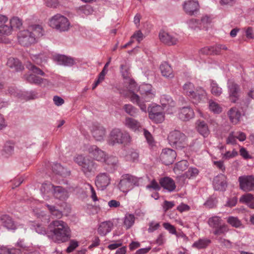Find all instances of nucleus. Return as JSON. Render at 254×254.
<instances>
[{
  "label": "nucleus",
  "instance_id": "nucleus-1",
  "mask_svg": "<svg viewBox=\"0 0 254 254\" xmlns=\"http://www.w3.org/2000/svg\"><path fill=\"white\" fill-rule=\"evenodd\" d=\"M126 84L127 91L124 95L130 101L136 104L140 110L146 113L147 106L145 102H150L155 96V90L149 84H143L139 88L140 96L135 94L134 92L137 90V84L133 79L129 78L125 81Z\"/></svg>",
  "mask_w": 254,
  "mask_h": 254
},
{
  "label": "nucleus",
  "instance_id": "nucleus-2",
  "mask_svg": "<svg viewBox=\"0 0 254 254\" xmlns=\"http://www.w3.org/2000/svg\"><path fill=\"white\" fill-rule=\"evenodd\" d=\"M52 233L51 238L56 243L61 244L68 241L71 237V231L66 223L62 220H55L49 225Z\"/></svg>",
  "mask_w": 254,
  "mask_h": 254
},
{
  "label": "nucleus",
  "instance_id": "nucleus-3",
  "mask_svg": "<svg viewBox=\"0 0 254 254\" xmlns=\"http://www.w3.org/2000/svg\"><path fill=\"white\" fill-rule=\"evenodd\" d=\"M42 35V28L39 25H35L29 30L20 31L17 34V38L20 45L27 47L37 42V39Z\"/></svg>",
  "mask_w": 254,
  "mask_h": 254
},
{
  "label": "nucleus",
  "instance_id": "nucleus-4",
  "mask_svg": "<svg viewBox=\"0 0 254 254\" xmlns=\"http://www.w3.org/2000/svg\"><path fill=\"white\" fill-rule=\"evenodd\" d=\"M183 93L189 97L195 104L204 101L207 99V93L203 88H195L194 84L187 82L183 86Z\"/></svg>",
  "mask_w": 254,
  "mask_h": 254
},
{
  "label": "nucleus",
  "instance_id": "nucleus-5",
  "mask_svg": "<svg viewBox=\"0 0 254 254\" xmlns=\"http://www.w3.org/2000/svg\"><path fill=\"white\" fill-rule=\"evenodd\" d=\"M50 26L60 32L67 31L70 26L68 19L60 14L55 15L49 21Z\"/></svg>",
  "mask_w": 254,
  "mask_h": 254
},
{
  "label": "nucleus",
  "instance_id": "nucleus-6",
  "mask_svg": "<svg viewBox=\"0 0 254 254\" xmlns=\"http://www.w3.org/2000/svg\"><path fill=\"white\" fill-rule=\"evenodd\" d=\"M74 161L81 167L82 171L86 175L94 172L97 167V164L93 160L82 155L77 156Z\"/></svg>",
  "mask_w": 254,
  "mask_h": 254
},
{
  "label": "nucleus",
  "instance_id": "nucleus-7",
  "mask_svg": "<svg viewBox=\"0 0 254 254\" xmlns=\"http://www.w3.org/2000/svg\"><path fill=\"white\" fill-rule=\"evenodd\" d=\"M168 140L169 144L173 147L182 148L187 145V136L179 130L171 131L168 136Z\"/></svg>",
  "mask_w": 254,
  "mask_h": 254
},
{
  "label": "nucleus",
  "instance_id": "nucleus-8",
  "mask_svg": "<svg viewBox=\"0 0 254 254\" xmlns=\"http://www.w3.org/2000/svg\"><path fill=\"white\" fill-rule=\"evenodd\" d=\"M138 184V179L137 177L129 174H125L121 177L118 188L123 192H127Z\"/></svg>",
  "mask_w": 254,
  "mask_h": 254
},
{
  "label": "nucleus",
  "instance_id": "nucleus-9",
  "mask_svg": "<svg viewBox=\"0 0 254 254\" xmlns=\"http://www.w3.org/2000/svg\"><path fill=\"white\" fill-rule=\"evenodd\" d=\"M88 151L93 158L98 161H100L109 165L111 162L110 158L106 153L96 145H92L88 148Z\"/></svg>",
  "mask_w": 254,
  "mask_h": 254
},
{
  "label": "nucleus",
  "instance_id": "nucleus-10",
  "mask_svg": "<svg viewBox=\"0 0 254 254\" xmlns=\"http://www.w3.org/2000/svg\"><path fill=\"white\" fill-rule=\"evenodd\" d=\"M130 141L128 133L123 132L118 128L112 130V142L127 144Z\"/></svg>",
  "mask_w": 254,
  "mask_h": 254
},
{
  "label": "nucleus",
  "instance_id": "nucleus-11",
  "mask_svg": "<svg viewBox=\"0 0 254 254\" xmlns=\"http://www.w3.org/2000/svg\"><path fill=\"white\" fill-rule=\"evenodd\" d=\"M240 188L245 191H250L254 189V176H243L239 178Z\"/></svg>",
  "mask_w": 254,
  "mask_h": 254
},
{
  "label": "nucleus",
  "instance_id": "nucleus-12",
  "mask_svg": "<svg viewBox=\"0 0 254 254\" xmlns=\"http://www.w3.org/2000/svg\"><path fill=\"white\" fill-rule=\"evenodd\" d=\"M176 156L177 154L175 150L170 148H165L162 150L160 159L165 165H169L174 162Z\"/></svg>",
  "mask_w": 254,
  "mask_h": 254
},
{
  "label": "nucleus",
  "instance_id": "nucleus-13",
  "mask_svg": "<svg viewBox=\"0 0 254 254\" xmlns=\"http://www.w3.org/2000/svg\"><path fill=\"white\" fill-rule=\"evenodd\" d=\"M229 98L232 102L235 103L239 98L240 87L234 81L229 80L228 82Z\"/></svg>",
  "mask_w": 254,
  "mask_h": 254
},
{
  "label": "nucleus",
  "instance_id": "nucleus-14",
  "mask_svg": "<svg viewBox=\"0 0 254 254\" xmlns=\"http://www.w3.org/2000/svg\"><path fill=\"white\" fill-rule=\"evenodd\" d=\"M110 182V175L106 173L99 174L95 180L96 186L101 190L105 189L109 185Z\"/></svg>",
  "mask_w": 254,
  "mask_h": 254
},
{
  "label": "nucleus",
  "instance_id": "nucleus-15",
  "mask_svg": "<svg viewBox=\"0 0 254 254\" xmlns=\"http://www.w3.org/2000/svg\"><path fill=\"white\" fill-rule=\"evenodd\" d=\"M183 7L187 14L191 15L198 11L199 4L196 0H190L185 2Z\"/></svg>",
  "mask_w": 254,
  "mask_h": 254
},
{
  "label": "nucleus",
  "instance_id": "nucleus-16",
  "mask_svg": "<svg viewBox=\"0 0 254 254\" xmlns=\"http://www.w3.org/2000/svg\"><path fill=\"white\" fill-rule=\"evenodd\" d=\"M213 184L215 190L223 191L227 187L226 178L222 174L218 175L214 178Z\"/></svg>",
  "mask_w": 254,
  "mask_h": 254
},
{
  "label": "nucleus",
  "instance_id": "nucleus-17",
  "mask_svg": "<svg viewBox=\"0 0 254 254\" xmlns=\"http://www.w3.org/2000/svg\"><path fill=\"white\" fill-rule=\"evenodd\" d=\"M0 220L3 227L9 230H14L17 227L12 218L8 215L4 214L0 216Z\"/></svg>",
  "mask_w": 254,
  "mask_h": 254
},
{
  "label": "nucleus",
  "instance_id": "nucleus-18",
  "mask_svg": "<svg viewBox=\"0 0 254 254\" xmlns=\"http://www.w3.org/2000/svg\"><path fill=\"white\" fill-rule=\"evenodd\" d=\"M159 38L163 43L170 46L176 44L178 41L177 37L164 31L160 32Z\"/></svg>",
  "mask_w": 254,
  "mask_h": 254
},
{
  "label": "nucleus",
  "instance_id": "nucleus-19",
  "mask_svg": "<svg viewBox=\"0 0 254 254\" xmlns=\"http://www.w3.org/2000/svg\"><path fill=\"white\" fill-rule=\"evenodd\" d=\"M193 110L190 107H185L180 109L179 118L183 121H188L194 117Z\"/></svg>",
  "mask_w": 254,
  "mask_h": 254
},
{
  "label": "nucleus",
  "instance_id": "nucleus-20",
  "mask_svg": "<svg viewBox=\"0 0 254 254\" xmlns=\"http://www.w3.org/2000/svg\"><path fill=\"white\" fill-rule=\"evenodd\" d=\"M159 183L162 187L170 192L174 191L176 189L174 181L170 177H166L161 178Z\"/></svg>",
  "mask_w": 254,
  "mask_h": 254
},
{
  "label": "nucleus",
  "instance_id": "nucleus-21",
  "mask_svg": "<svg viewBox=\"0 0 254 254\" xmlns=\"http://www.w3.org/2000/svg\"><path fill=\"white\" fill-rule=\"evenodd\" d=\"M91 132L93 137L97 141L102 140L105 135V128L99 125H93Z\"/></svg>",
  "mask_w": 254,
  "mask_h": 254
},
{
  "label": "nucleus",
  "instance_id": "nucleus-22",
  "mask_svg": "<svg viewBox=\"0 0 254 254\" xmlns=\"http://www.w3.org/2000/svg\"><path fill=\"white\" fill-rule=\"evenodd\" d=\"M54 59L60 65L70 66L74 64V61L72 58L63 55L56 56Z\"/></svg>",
  "mask_w": 254,
  "mask_h": 254
},
{
  "label": "nucleus",
  "instance_id": "nucleus-23",
  "mask_svg": "<svg viewBox=\"0 0 254 254\" xmlns=\"http://www.w3.org/2000/svg\"><path fill=\"white\" fill-rule=\"evenodd\" d=\"M228 115L230 121L234 124H238L241 117V113L237 107L231 108L228 112Z\"/></svg>",
  "mask_w": 254,
  "mask_h": 254
},
{
  "label": "nucleus",
  "instance_id": "nucleus-24",
  "mask_svg": "<svg viewBox=\"0 0 254 254\" xmlns=\"http://www.w3.org/2000/svg\"><path fill=\"white\" fill-rule=\"evenodd\" d=\"M51 186L54 189L53 193L55 198L60 200H64L67 197V191L65 189L61 186L55 187L53 185Z\"/></svg>",
  "mask_w": 254,
  "mask_h": 254
},
{
  "label": "nucleus",
  "instance_id": "nucleus-25",
  "mask_svg": "<svg viewBox=\"0 0 254 254\" xmlns=\"http://www.w3.org/2000/svg\"><path fill=\"white\" fill-rule=\"evenodd\" d=\"M196 128L198 132L203 137H207L210 134V130L207 124L203 121H197Z\"/></svg>",
  "mask_w": 254,
  "mask_h": 254
},
{
  "label": "nucleus",
  "instance_id": "nucleus-26",
  "mask_svg": "<svg viewBox=\"0 0 254 254\" xmlns=\"http://www.w3.org/2000/svg\"><path fill=\"white\" fill-rule=\"evenodd\" d=\"M7 65L16 71H21L24 69V67L19 60L13 58H10L8 59Z\"/></svg>",
  "mask_w": 254,
  "mask_h": 254
},
{
  "label": "nucleus",
  "instance_id": "nucleus-27",
  "mask_svg": "<svg viewBox=\"0 0 254 254\" xmlns=\"http://www.w3.org/2000/svg\"><path fill=\"white\" fill-rule=\"evenodd\" d=\"M125 126L129 129L135 131L140 127V123L133 118L127 117L124 122Z\"/></svg>",
  "mask_w": 254,
  "mask_h": 254
},
{
  "label": "nucleus",
  "instance_id": "nucleus-28",
  "mask_svg": "<svg viewBox=\"0 0 254 254\" xmlns=\"http://www.w3.org/2000/svg\"><path fill=\"white\" fill-rule=\"evenodd\" d=\"M160 68L163 76L170 78L173 77L174 74L172 68L167 63L162 64Z\"/></svg>",
  "mask_w": 254,
  "mask_h": 254
},
{
  "label": "nucleus",
  "instance_id": "nucleus-29",
  "mask_svg": "<svg viewBox=\"0 0 254 254\" xmlns=\"http://www.w3.org/2000/svg\"><path fill=\"white\" fill-rule=\"evenodd\" d=\"M25 80L30 83L40 85L43 81H47L46 79L39 77L33 74H26L24 75Z\"/></svg>",
  "mask_w": 254,
  "mask_h": 254
},
{
  "label": "nucleus",
  "instance_id": "nucleus-30",
  "mask_svg": "<svg viewBox=\"0 0 254 254\" xmlns=\"http://www.w3.org/2000/svg\"><path fill=\"white\" fill-rule=\"evenodd\" d=\"M210 89L214 96L218 97L222 93V89L218 84L213 80H210Z\"/></svg>",
  "mask_w": 254,
  "mask_h": 254
},
{
  "label": "nucleus",
  "instance_id": "nucleus-31",
  "mask_svg": "<svg viewBox=\"0 0 254 254\" xmlns=\"http://www.w3.org/2000/svg\"><path fill=\"white\" fill-rule=\"evenodd\" d=\"M240 201L246 203L250 208L254 209V197L251 193H247L243 195Z\"/></svg>",
  "mask_w": 254,
  "mask_h": 254
},
{
  "label": "nucleus",
  "instance_id": "nucleus-32",
  "mask_svg": "<svg viewBox=\"0 0 254 254\" xmlns=\"http://www.w3.org/2000/svg\"><path fill=\"white\" fill-rule=\"evenodd\" d=\"M160 103L162 107L164 109L165 108L169 109L175 106V102L173 101L172 98L169 95H164L160 99Z\"/></svg>",
  "mask_w": 254,
  "mask_h": 254
},
{
  "label": "nucleus",
  "instance_id": "nucleus-33",
  "mask_svg": "<svg viewBox=\"0 0 254 254\" xmlns=\"http://www.w3.org/2000/svg\"><path fill=\"white\" fill-rule=\"evenodd\" d=\"M31 59L36 64H41L47 62L48 57L45 53H40L38 54L32 55Z\"/></svg>",
  "mask_w": 254,
  "mask_h": 254
},
{
  "label": "nucleus",
  "instance_id": "nucleus-34",
  "mask_svg": "<svg viewBox=\"0 0 254 254\" xmlns=\"http://www.w3.org/2000/svg\"><path fill=\"white\" fill-rule=\"evenodd\" d=\"M111 58H109V60H110ZM110 61H109L105 65L103 70L100 72L98 78L97 80H96L93 85L92 89L94 90L98 85L104 80L105 74L107 73L108 70L107 67L110 64Z\"/></svg>",
  "mask_w": 254,
  "mask_h": 254
},
{
  "label": "nucleus",
  "instance_id": "nucleus-35",
  "mask_svg": "<svg viewBox=\"0 0 254 254\" xmlns=\"http://www.w3.org/2000/svg\"><path fill=\"white\" fill-rule=\"evenodd\" d=\"M52 168L53 172L59 175L65 176L68 174L66 169L58 163H54Z\"/></svg>",
  "mask_w": 254,
  "mask_h": 254
},
{
  "label": "nucleus",
  "instance_id": "nucleus-36",
  "mask_svg": "<svg viewBox=\"0 0 254 254\" xmlns=\"http://www.w3.org/2000/svg\"><path fill=\"white\" fill-rule=\"evenodd\" d=\"M121 72L122 76L126 80L130 78L131 74L129 70V65L128 64L125 63V64H122L121 65Z\"/></svg>",
  "mask_w": 254,
  "mask_h": 254
},
{
  "label": "nucleus",
  "instance_id": "nucleus-37",
  "mask_svg": "<svg viewBox=\"0 0 254 254\" xmlns=\"http://www.w3.org/2000/svg\"><path fill=\"white\" fill-rule=\"evenodd\" d=\"M123 109L128 115L135 117L138 112V109L130 104H125L123 106Z\"/></svg>",
  "mask_w": 254,
  "mask_h": 254
},
{
  "label": "nucleus",
  "instance_id": "nucleus-38",
  "mask_svg": "<svg viewBox=\"0 0 254 254\" xmlns=\"http://www.w3.org/2000/svg\"><path fill=\"white\" fill-rule=\"evenodd\" d=\"M209 109L214 114H220L222 111L221 106L217 102L210 100L209 101Z\"/></svg>",
  "mask_w": 254,
  "mask_h": 254
},
{
  "label": "nucleus",
  "instance_id": "nucleus-39",
  "mask_svg": "<svg viewBox=\"0 0 254 254\" xmlns=\"http://www.w3.org/2000/svg\"><path fill=\"white\" fill-rule=\"evenodd\" d=\"M210 242L211 241L209 239H201L194 243L193 247L198 249H204L207 247Z\"/></svg>",
  "mask_w": 254,
  "mask_h": 254
},
{
  "label": "nucleus",
  "instance_id": "nucleus-40",
  "mask_svg": "<svg viewBox=\"0 0 254 254\" xmlns=\"http://www.w3.org/2000/svg\"><path fill=\"white\" fill-rule=\"evenodd\" d=\"M135 217L133 215L127 214L125 217L124 224L127 229L130 228L134 224Z\"/></svg>",
  "mask_w": 254,
  "mask_h": 254
},
{
  "label": "nucleus",
  "instance_id": "nucleus-41",
  "mask_svg": "<svg viewBox=\"0 0 254 254\" xmlns=\"http://www.w3.org/2000/svg\"><path fill=\"white\" fill-rule=\"evenodd\" d=\"M198 173L199 171L197 168L190 167L183 175L184 177L190 179L195 178L198 175Z\"/></svg>",
  "mask_w": 254,
  "mask_h": 254
},
{
  "label": "nucleus",
  "instance_id": "nucleus-42",
  "mask_svg": "<svg viewBox=\"0 0 254 254\" xmlns=\"http://www.w3.org/2000/svg\"><path fill=\"white\" fill-rule=\"evenodd\" d=\"M138 153L133 149H130L128 150L126 155L127 160L132 162H135L138 161Z\"/></svg>",
  "mask_w": 254,
  "mask_h": 254
},
{
  "label": "nucleus",
  "instance_id": "nucleus-43",
  "mask_svg": "<svg viewBox=\"0 0 254 254\" xmlns=\"http://www.w3.org/2000/svg\"><path fill=\"white\" fill-rule=\"evenodd\" d=\"M109 223L110 222H104L100 225L98 229V232L100 235H105L110 231L111 229Z\"/></svg>",
  "mask_w": 254,
  "mask_h": 254
},
{
  "label": "nucleus",
  "instance_id": "nucleus-44",
  "mask_svg": "<svg viewBox=\"0 0 254 254\" xmlns=\"http://www.w3.org/2000/svg\"><path fill=\"white\" fill-rule=\"evenodd\" d=\"M46 206L54 218L58 219L62 218L63 216V213L61 211L56 209L55 206L49 204H47Z\"/></svg>",
  "mask_w": 254,
  "mask_h": 254
},
{
  "label": "nucleus",
  "instance_id": "nucleus-45",
  "mask_svg": "<svg viewBox=\"0 0 254 254\" xmlns=\"http://www.w3.org/2000/svg\"><path fill=\"white\" fill-rule=\"evenodd\" d=\"M221 221L220 217L215 216L209 218L208 223L210 227L215 228L220 225Z\"/></svg>",
  "mask_w": 254,
  "mask_h": 254
},
{
  "label": "nucleus",
  "instance_id": "nucleus-46",
  "mask_svg": "<svg viewBox=\"0 0 254 254\" xmlns=\"http://www.w3.org/2000/svg\"><path fill=\"white\" fill-rule=\"evenodd\" d=\"M143 38V35L140 31H136L133 35L131 37L130 41L124 46V47L130 45L131 43L133 42L134 39H135L138 42L142 40Z\"/></svg>",
  "mask_w": 254,
  "mask_h": 254
},
{
  "label": "nucleus",
  "instance_id": "nucleus-47",
  "mask_svg": "<svg viewBox=\"0 0 254 254\" xmlns=\"http://www.w3.org/2000/svg\"><path fill=\"white\" fill-rule=\"evenodd\" d=\"M26 67L33 73L44 76L45 73L40 68L32 64L31 63L26 64Z\"/></svg>",
  "mask_w": 254,
  "mask_h": 254
},
{
  "label": "nucleus",
  "instance_id": "nucleus-48",
  "mask_svg": "<svg viewBox=\"0 0 254 254\" xmlns=\"http://www.w3.org/2000/svg\"><path fill=\"white\" fill-rule=\"evenodd\" d=\"M14 147L10 143H6L2 150V155L5 157L10 156L13 152Z\"/></svg>",
  "mask_w": 254,
  "mask_h": 254
},
{
  "label": "nucleus",
  "instance_id": "nucleus-49",
  "mask_svg": "<svg viewBox=\"0 0 254 254\" xmlns=\"http://www.w3.org/2000/svg\"><path fill=\"white\" fill-rule=\"evenodd\" d=\"M227 222L232 226L238 228L242 225L240 220L236 217L229 216L227 218Z\"/></svg>",
  "mask_w": 254,
  "mask_h": 254
},
{
  "label": "nucleus",
  "instance_id": "nucleus-50",
  "mask_svg": "<svg viewBox=\"0 0 254 254\" xmlns=\"http://www.w3.org/2000/svg\"><path fill=\"white\" fill-rule=\"evenodd\" d=\"M215 230L213 233L215 235H220L222 234H225L228 231V226L225 225H220L218 227L215 228Z\"/></svg>",
  "mask_w": 254,
  "mask_h": 254
},
{
  "label": "nucleus",
  "instance_id": "nucleus-51",
  "mask_svg": "<svg viewBox=\"0 0 254 254\" xmlns=\"http://www.w3.org/2000/svg\"><path fill=\"white\" fill-rule=\"evenodd\" d=\"M149 117L152 121L156 123H160L164 120V115L163 112L155 115H149Z\"/></svg>",
  "mask_w": 254,
  "mask_h": 254
},
{
  "label": "nucleus",
  "instance_id": "nucleus-52",
  "mask_svg": "<svg viewBox=\"0 0 254 254\" xmlns=\"http://www.w3.org/2000/svg\"><path fill=\"white\" fill-rule=\"evenodd\" d=\"M212 18L208 15H204L201 17L200 21V27L206 28L211 22Z\"/></svg>",
  "mask_w": 254,
  "mask_h": 254
},
{
  "label": "nucleus",
  "instance_id": "nucleus-53",
  "mask_svg": "<svg viewBox=\"0 0 254 254\" xmlns=\"http://www.w3.org/2000/svg\"><path fill=\"white\" fill-rule=\"evenodd\" d=\"M10 27L13 28L19 29L22 25V21L18 17H13L10 21Z\"/></svg>",
  "mask_w": 254,
  "mask_h": 254
},
{
  "label": "nucleus",
  "instance_id": "nucleus-54",
  "mask_svg": "<svg viewBox=\"0 0 254 254\" xmlns=\"http://www.w3.org/2000/svg\"><path fill=\"white\" fill-rule=\"evenodd\" d=\"M12 27L6 25H0V35H9L11 33Z\"/></svg>",
  "mask_w": 254,
  "mask_h": 254
},
{
  "label": "nucleus",
  "instance_id": "nucleus-55",
  "mask_svg": "<svg viewBox=\"0 0 254 254\" xmlns=\"http://www.w3.org/2000/svg\"><path fill=\"white\" fill-rule=\"evenodd\" d=\"M188 166V163L186 160H182L176 164L175 169L176 170L183 171L185 170Z\"/></svg>",
  "mask_w": 254,
  "mask_h": 254
},
{
  "label": "nucleus",
  "instance_id": "nucleus-56",
  "mask_svg": "<svg viewBox=\"0 0 254 254\" xmlns=\"http://www.w3.org/2000/svg\"><path fill=\"white\" fill-rule=\"evenodd\" d=\"M238 154V152L235 149L233 150L232 151H226L225 153H222V158L225 160H228L234 158L237 156Z\"/></svg>",
  "mask_w": 254,
  "mask_h": 254
},
{
  "label": "nucleus",
  "instance_id": "nucleus-57",
  "mask_svg": "<svg viewBox=\"0 0 254 254\" xmlns=\"http://www.w3.org/2000/svg\"><path fill=\"white\" fill-rule=\"evenodd\" d=\"M189 27L193 29H195L196 28H201L200 25V21L198 19H191L188 21Z\"/></svg>",
  "mask_w": 254,
  "mask_h": 254
},
{
  "label": "nucleus",
  "instance_id": "nucleus-58",
  "mask_svg": "<svg viewBox=\"0 0 254 254\" xmlns=\"http://www.w3.org/2000/svg\"><path fill=\"white\" fill-rule=\"evenodd\" d=\"M163 108L159 105L153 106L150 110H148L149 115L157 114L163 112Z\"/></svg>",
  "mask_w": 254,
  "mask_h": 254
},
{
  "label": "nucleus",
  "instance_id": "nucleus-59",
  "mask_svg": "<svg viewBox=\"0 0 254 254\" xmlns=\"http://www.w3.org/2000/svg\"><path fill=\"white\" fill-rule=\"evenodd\" d=\"M163 226L166 230L168 231L170 233L172 234H177V231L175 227L173 225H171L170 223L166 222L163 223Z\"/></svg>",
  "mask_w": 254,
  "mask_h": 254
},
{
  "label": "nucleus",
  "instance_id": "nucleus-60",
  "mask_svg": "<svg viewBox=\"0 0 254 254\" xmlns=\"http://www.w3.org/2000/svg\"><path fill=\"white\" fill-rule=\"evenodd\" d=\"M213 47H206L201 49L199 53L202 55H210L214 53Z\"/></svg>",
  "mask_w": 254,
  "mask_h": 254
},
{
  "label": "nucleus",
  "instance_id": "nucleus-61",
  "mask_svg": "<svg viewBox=\"0 0 254 254\" xmlns=\"http://www.w3.org/2000/svg\"><path fill=\"white\" fill-rule=\"evenodd\" d=\"M148 226L149 227L147 231L149 233H152L159 229L160 225L159 223H156L154 221H151L149 223Z\"/></svg>",
  "mask_w": 254,
  "mask_h": 254
},
{
  "label": "nucleus",
  "instance_id": "nucleus-62",
  "mask_svg": "<svg viewBox=\"0 0 254 254\" xmlns=\"http://www.w3.org/2000/svg\"><path fill=\"white\" fill-rule=\"evenodd\" d=\"M78 246L77 241L72 240L70 241L69 245L66 249V252L68 253L72 252Z\"/></svg>",
  "mask_w": 254,
  "mask_h": 254
},
{
  "label": "nucleus",
  "instance_id": "nucleus-63",
  "mask_svg": "<svg viewBox=\"0 0 254 254\" xmlns=\"http://www.w3.org/2000/svg\"><path fill=\"white\" fill-rule=\"evenodd\" d=\"M218 242L222 247H225L227 248H231L232 247L231 242L223 238H219L218 239Z\"/></svg>",
  "mask_w": 254,
  "mask_h": 254
},
{
  "label": "nucleus",
  "instance_id": "nucleus-64",
  "mask_svg": "<svg viewBox=\"0 0 254 254\" xmlns=\"http://www.w3.org/2000/svg\"><path fill=\"white\" fill-rule=\"evenodd\" d=\"M217 201L215 198H209L205 203V205L209 208H211L215 207L216 205Z\"/></svg>",
  "mask_w": 254,
  "mask_h": 254
}]
</instances>
